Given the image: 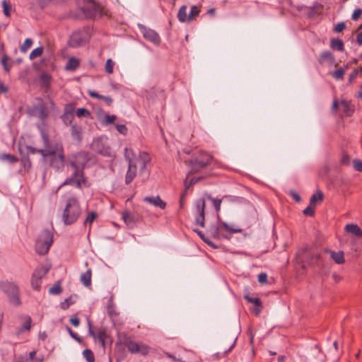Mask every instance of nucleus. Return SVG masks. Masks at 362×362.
<instances>
[{
  "mask_svg": "<svg viewBox=\"0 0 362 362\" xmlns=\"http://www.w3.org/2000/svg\"><path fill=\"white\" fill-rule=\"evenodd\" d=\"M194 231L199 236V238L209 246L211 247L212 248H217L218 247L209 239V238L206 237L204 233L199 230V229H194Z\"/></svg>",
  "mask_w": 362,
  "mask_h": 362,
  "instance_id": "4c0bfd02",
  "label": "nucleus"
},
{
  "mask_svg": "<svg viewBox=\"0 0 362 362\" xmlns=\"http://www.w3.org/2000/svg\"><path fill=\"white\" fill-rule=\"evenodd\" d=\"M76 103L71 102L66 104L64 107L63 114L61 115V119L66 126H71L74 119V112Z\"/></svg>",
  "mask_w": 362,
  "mask_h": 362,
  "instance_id": "4468645a",
  "label": "nucleus"
},
{
  "mask_svg": "<svg viewBox=\"0 0 362 362\" xmlns=\"http://www.w3.org/2000/svg\"><path fill=\"white\" fill-rule=\"evenodd\" d=\"M323 199H324V194L321 190L318 189L310 197V205H313L314 206H315L317 202H321L323 201Z\"/></svg>",
  "mask_w": 362,
  "mask_h": 362,
  "instance_id": "f704fd0d",
  "label": "nucleus"
},
{
  "mask_svg": "<svg viewBox=\"0 0 362 362\" xmlns=\"http://www.w3.org/2000/svg\"><path fill=\"white\" fill-rule=\"evenodd\" d=\"M346 23L344 22H340L335 25L333 30L335 33H341L346 28Z\"/></svg>",
  "mask_w": 362,
  "mask_h": 362,
  "instance_id": "0e129e2a",
  "label": "nucleus"
},
{
  "mask_svg": "<svg viewBox=\"0 0 362 362\" xmlns=\"http://www.w3.org/2000/svg\"><path fill=\"white\" fill-rule=\"evenodd\" d=\"M350 160H351L350 156L348 153L344 152L342 153V156L340 160V164L343 165H348L350 163Z\"/></svg>",
  "mask_w": 362,
  "mask_h": 362,
  "instance_id": "680f3d73",
  "label": "nucleus"
},
{
  "mask_svg": "<svg viewBox=\"0 0 362 362\" xmlns=\"http://www.w3.org/2000/svg\"><path fill=\"white\" fill-rule=\"evenodd\" d=\"M83 355L87 362H95V356L93 352L90 349H85L83 351Z\"/></svg>",
  "mask_w": 362,
  "mask_h": 362,
  "instance_id": "8fccbe9b",
  "label": "nucleus"
},
{
  "mask_svg": "<svg viewBox=\"0 0 362 362\" xmlns=\"http://www.w3.org/2000/svg\"><path fill=\"white\" fill-rule=\"evenodd\" d=\"M0 290L6 294L11 304L14 306H20L21 305L20 290L16 284L8 281H0Z\"/></svg>",
  "mask_w": 362,
  "mask_h": 362,
  "instance_id": "6e6552de",
  "label": "nucleus"
},
{
  "mask_svg": "<svg viewBox=\"0 0 362 362\" xmlns=\"http://www.w3.org/2000/svg\"><path fill=\"white\" fill-rule=\"evenodd\" d=\"M323 8V6L319 3L315 4L312 6L308 13V18H313L315 16L320 15Z\"/></svg>",
  "mask_w": 362,
  "mask_h": 362,
  "instance_id": "2f4dec72",
  "label": "nucleus"
},
{
  "mask_svg": "<svg viewBox=\"0 0 362 362\" xmlns=\"http://www.w3.org/2000/svg\"><path fill=\"white\" fill-rule=\"evenodd\" d=\"M345 230L357 237L362 238V229L356 224H347L345 226Z\"/></svg>",
  "mask_w": 362,
  "mask_h": 362,
  "instance_id": "c756f323",
  "label": "nucleus"
},
{
  "mask_svg": "<svg viewBox=\"0 0 362 362\" xmlns=\"http://www.w3.org/2000/svg\"><path fill=\"white\" fill-rule=\"evenodd\" d=\"M341 104L343 107V112L346 117H351L355 111V106L351 101L342 100Z\"/></svg>",
  "mask_w": 362,
  "mask_h": 362,
  "instance_id": "5701e85b",
  "label": "nucleus"
},
{
  "mask_svg": "<svg viewBox=\"0 0 362 362\" xmlns=\"http://www.w3.org/2000/svg\"><path fill=\"white\" fill-rule=\"evenodd\" d=\"M21 153V162L24 168H30L31 167V161L29 158V155L23 153L20 151Z\"/></svg>",
  "mask_w": 362,
  "mask_h": 362,
  "instance_id": "a19ab883",
  "label": "nucleus"
},
{
  "mask_svg": "<svg viewBox=\"0 0 362 362\" xmlns=\"http://www.w3.org/2000/svg\"><path fill=\"white\" fill-rule=\"evenodd\" d=\"M86 18L90 20L100 19L103 16H108L107 11L101 4H88L81 8Z\"/></svg>",
  "mask_w": 362,
  "mask_h": 362,
  "instance_id": "9d476101",
  "label": "nucleus"
},
{
  "mask_svg": "<svg viewBox=\"0 0 362 362\" xmlns=\"http://www.w3.org/2000/svg\"><path fill=\"white\" fill-rule=\"evenodd\" d=\"M200 13V8L197 6H193L191 8L190 13L188 16V21H190L194 19L197 16H199Z\"/></svg>",
  "mask_w": 362,
  "mask_h": 362,
  "instance_id": "3c124183",
  "label": "nucleus"
},
{
  "mask_svg": "<svg viewBox=\"0 0 362 362\" xmlns=\"http://www.w3.org/2000/svg\"><path fill=\"white\" fill-rule=\"evenodd\" d=\"M76 115L78 117L89 118L91 116L90 112L85 107H81V108L77 109L76 110Z\"/></svg>",
  "mask_w": 362,
  "mask_h": 362,
  "instance_id": "a18cd8bd",
  "label": "nucleus"
},
{
  "mask_svg": "<svg viewBox=\"0 0 362 362\" xmlns=\"http://www.w3.org/2000/svg\"><path fill=\"white\" fill-rule=\"evenodd\" d=\"M244 298L250 303L254 304V308L252 309V313L255 315L258 316L262 310V302L259 298H252L248 294L244 296Z\"/></svg>",
  "mask_w": 362,
  "mask_h": 362,
  "instance_id": "a211bd4d",
  "label": "nucleus"
},
{
  "mask_svg": "<svg viewBox=\"0 0 362 362\" xmlns=\"http://www.w3.org/2000/svg\"><path fill=\"white\" fill-rule=\"evenodd\" d=\"M71 134L77 141H81L83 139V129L81 126L76 124L71 125Z\"/></svg>",
  "mask_w": 362,
  "mask_h": 362,
  "instance_id": "4be33fe9",
  "label": "nucleus"
},
{
  "mask_svg": "<svg viewBox=\"0 0 362 362\" xmlns=\"http://www.w3.org/2000/svg\"><path fill=\"white\" fill-rule=\"evenodd\" d=\"M114 65V62L111 59H108L105 63V71L109 74H112Z\"/></svg>",
  "mask_w": 362,
  "mask_h": 362,
  "instance_id": "052dcab7",
  "label": "nucleus"
},
{
  "mask_svg": "<svg viewBox=\"0 0 362 362\" xmlns=\"http://www.w3.org/2000/svg\"><path fill=\"white\" fill-rule=\"evenodd\" d=\"M30 283H31V286L34 290H35L37 291H40L42 279L35 276L34 275L32 274Z\"/></svg>",
  "mask_w": 362,
  "mask_h": 362,
  "instance_id": "58836bf2",
  "label": "nucleus"
},
{
  "mask_svg": "<svg viewBox=\"0 0 362 362\" xmlns=\"http://www.w3.org/2000/svg\"><path fill=\"white\" fill-rule=\"evenodd\" d=\"M330 47L333 50L343 52L344 50V44L342 40L339 38H332L330 40Z\"/></svg>",
  "mask_w": 362,
  "mask_h": 362,
  "instance_id": "7c9ffc66",
  "label": "nucleus"
},
{
  "mask_svg": "<svg viewBox=\"0 0 362 362\" xmlns=\"http://www.w3.org/2000/svg\"><path fill=\"white\" fill-rule=\"evenodd\" d=\"M91 270L89 269L85 273L81 275V281L86 287L91 285Z\"/></svg>",
  "mask_w": 362,
  "mask_h": 362,
  "instance_id": "e433bc0d",
  "label": "nucleus"
},
{
  "mask_svg": "<svg viewBox=\"0 0 362 362\" xmlns=\"http://www.w3.org/2000/svg\"><path fill=\"white\" fill-rule=\"evenodd\" d=\"M140 30L143 34L144 37L154 44L155 45H160L161 43V40L159 35L154 30L148 28L145 25L139 26Z\"/></svg>",
  "mask_w": 362,
  "mask_h": 362,
  "instance_id": "2eb2a0df",
  "label": "nucleus"
},
{
  "mask_svg": "<svg viewBox=\"0 0 362 362\" xmlns=\"http://www.w3.org/2000/svg\"><path fill=\"white\" fill-rule=\"evenodd\" d=\"M88 30V28H83V30H77L73 32L68 41V45L74 48L80 47L84 42V33Z\"/></svg>",
  "mask_w": 362,
  "mask_h": 362,
  "instance_id": "dca6fc26",
  "label": "nucleus"
},
{
  "mask_svg": "<svg viewBox=\"0 0 362 362\" xmlns=\"http://www.w3.org/2000/svg\"><path fill=\"white\" fill-rule=\"evenodd\" d=\"M137 175V166L135 163L128 164V169L125 175V184L129 185L132 182Z\"/></svg>",
  "mask_w": 362,
  "mask_h": 362,
  "instance_id": "6ab92c4d",
  "label": "nucleus"
},
{
  "mask_svg": "<svg viewBox=\"0 0 362 362\" xmlns=\"http://www.w3.org/2000/svg\"><path fill=\"white\" fill-rule=\"evenodd\" d=\"M134 151L132 148H125L124 149V158L128 161V164L130 163H134L133 158L134 157Z\"/></svg>",
  "mask_w": 362,
  "mask_h": 362,
  "instance_id": "603ef678",
  "label": "nucleus"
},
{
  "mask_svg": "<svg viewBox=\"0 0 362 362\" xmlns=\"http://www.w3.org/2000/svg\"><path fill=\"white\" fill-rule=\"evenodd\" d=\"M32 319L30 316H27L25 320L23 322L22 327L20 329L21 332L29 331L31 327Z\"/></svg>",
  "mask_w": 362,
  "mask_h": 362,
  "instance_id": "864d4df0",
  "label": "nucleus"
},
{
  "mask_svg": "<svg viewBox=\"0 0 362 362\" xmlns=\"http://www.w3.org/2000/svg\"><path fill=\"white\" fill-rule=\"evenodd\" d=\"M33 43V41L32 39H30V38L25 39L23 44L21 45L20 47L21 52L23 53H25L30 48Z\"/></svg>",
  "mask_w": 362,
  "mask_h": 362,
  "instance_id": "09e8293b",
  "label": "nucleus"
},
{
  "mask_svg": "<svg viewBox=\"0 0 362 362\" xmlns=\"http://www.w3.org/2000/svg\"><path fill=\"white\" fill-rule=\"evenodd\" d=\"M243 230L240 228H233L228 226V223L223 221L219 215H217V225H213L209 229L211 237L215 239L219 240L221 238L229 240L230 236L229 234L242 233Z\"/></svg>",
  "mask_w": 362,
  "mask_h": 362,
  "instance_id": "20e7f679",
  "label": "nucleus"
},
{
  "mask_svg": "<svg viewBox=\"0 0 362 362\" xmlns=\"http://www.w3.org/2000/svg\"><path fill=\"white\" fill-rule=\"evenodd\" d=\"M44 48L42 46L38 47L34 49L30 54L29 58L30 60L35 59L36 57H40L43 53Z\"/></svg>",
  "mask_w": 362,
  "mask_h": 362,
  "instance_id": "de8ad7c7",
  "label": "nucleus"
},
{
  "mask_svg": "<svg viewBox=\"0 0 362 362\" xmlns=\"http://www.w3.org/2000/svg\"><path fill=\"white\" fill-rule=\"evenodd\" d=\"M303 213L305 216L313 217L315 214V206L310 204L309 206L303 211Z\"/></svg>",
  "mask_w": 362,
  "mask_h": 362,
  "instance_id": "4d7b16f0",
  "label": "nucleus"
},
{
  "mask_svg": "<svg viewBox=\"0 0 362 362\" xmlns=\"http://www.w3.org/2000/svg\"><path fill=\"white\" fill-rule=\"evenodd\" d=\"M90 149L103 156L111 155L110 148L107 144V138L103 136L93 139L90 144Z\"/></svg>",
  "mask_w": 362,
  "mask_h": 362,
  "instance_id": "9b49d317",
  "label": "nucleus"
},
{
  "mask_svg": "<svg viewBox=\"0 0 362 362\" xmlns=\"http://www.w3.org/2000/svg\"><path fill=\"white\" fill-rule=\"evenodd\" d=\"M3 12L6 17L9 18L12 11L11 4L6 0L2 1Z\"/></svg>",
  "mask_w": 362,
  "mask_h": 362,
  "instance_id": "79ce46f5",
  "label": "nucleus"
},
{
  "mask_svg": "<svg viewBox=\"0 0 362 362\" xmlns=\"http://www.w3.org/2000/svg\"><path fill=\"white\" fill-rule=\"evenodd\" d=\"M49 269L50 267L40 264L35 269L32 274L42 279L47 274Z\"/></svg>",
  "mask_w": 362,
  "mask_h": 362,
  "instance_id": "b1692460",
  "label": "nucleus"
},
{
  "mask_svg": "<svg viewBox=\"0 0 362 362\" xmlns=\"http://www.w3.org/2000/svg\"><path fill=\"white\" fill-rule=\"evenodd\" d=\"M360 71L359 67L354 69L353 71L350 74L349 77V83H352L354 80L357 77L358 73Z\"/></svg>",
  "mask_w": 362,
  "mask_h": 362,
  "instance_id": "338daca9",
  "label": "nucleus"
},
{
  "mask_svg": "<svg viewBox=\"0 0 362 362\" xmlns=\"http://www.w3.org/2000/svg\"><path fill=\"white\" fill-rule=\"evenodd\" d=\"M354 168L356 171L362 172V160L354 159L353 160Z\"/></svg>",
  "mask_w": 362,
  "mask_h": 362,
  "instance_id": "69168bd1",
  "label": "nucleus"
},
{
  "mask_svg": "<svg viewBox=\"0 0 362 362\" xmlns=\"http://www.w3.org/2000/svg\"><path fill=\"white\" fill-rule=\"evenodd\" d=\"M75 303V300H73L72 296H70L69 297L66 298L63 302L60 303V308L66 310H67L70 305Z\"/></svg>",
  "mask_w": 362,
  "mask_h": 362,
  "instance_id": "49530a36",
  "label": "nucleus"
},
{
  "mask_svg": "<svg viewBox=\"0 0 362 362\" xmlns=\"http://www.w3.org/2000/svg\"><path fill=\"white\" fill-rule=\"evenodd\" d=\"M80 66V61L77 58L72 57L69 58L66 64L65 69L69 71H75Z\"/></svg>",
  "mask_w": 362,
  "mask_h": 362,
  "instance_id": "473e14b6",
  "label": "nucleus"
},
{
  "mask_svg": "<svg viewBox=\"0 0 362 362\" xmlns=\"http://www.w3.org/2000/svg\"><path fill=\"white\" fill-rule=\"evenodd\" d=\"M345 74L344 68L340 67L332 73V76L336 79H343Z\"/></svg>",
  "mask_w": 362,
  "mask_h": 362,
  "instance_id": "6e6d98bb",
  "label": "nucleus"
},
{
  "mask_svg": "<svg viewBox=\"0 0 362 362\" xmlns=\"http://www.w3.org/2000/svg\"><path fill=\"white\" fill-rule=\"evenodd\" d=\"M62 292L61 286V281H57L52 287L49 289V293L51 294L59 295Z\"/></svg>",
  "mask_w": 362,
  "mask_h": 362,
  "instance_id": "c03bdc74",
  "label": "nucleus"
},
{
  "mask_svg": "<svg viewBox=\"0 0 362 362\" xmlns=\"http://www.w3.org/2000/svg\"><path fill=\"white\" fill-rule=\"evenodd\" d=\"M66 330L67 332H69V335L74 339H75L76 341L79 342V343H81L82 341V339L81 337H80L76 333H75L74 332H73V330L69 327H66Z\"/></svg>",
  "mask_w": 362,
  "mask_h": 362,
  "instance_id": "e2e57ef3",
  "label": "nucleus"
},
{
  "mask_svg": "<svg viewBox=\"0 0 362 362\" xmlns=\"http://www.w3.org/2000/svg\"><path fill=\"white\" fill-rule=\"evenodd\" d=\"M197 215L195 223L202 228L205 227V208L206 201L204 198L198 199L195 202Z\"/></svg>",
  "mask_w": 362,
  "mask_h": 362,
  "instance_id": "ddd939ff",
  "label": "nucleus"
},
{
  "mask_svg": "<svg viewBox=\"0 0 362 362\" xmlns=\"http://www.w3.org/2000/svg\"><path fill=\"white\" fill-rule=\"evenodd\" d=\"M122 218L127 226L129 228H133L136 225V220L129 211H124L122 214Z\"/></svg>",
  "mask_w": 362,
  "mask_h": 362,
  "instance_id": "c85d7f7f",
  "label": "nucleus"
},
{
  "mask_svg": "<svg viewBox=\"0 0 362 362\" xmlns=\"http://www.w3.org/2000/svg\"><path fill=\"white\" fill-rule=\"evenodd\" d=\"M139 160L141 162L140 170L141 172H144L146 170L147 165L151 163V158L147 152L142 151L139 153Z\"/></svg>",
  "mask_w": 362,
  "mask_h": 362,
  "instance_id": "393cba45",
  "label": "nucleus"
},
{
  "mask_svg": "<svg viewBox=\"0 0 362 362\" xmlns=\"http://www.w3.org/2000/svg\"><path fill=\"white\" fill-rule=\"evenodd\" d=\"M88 333L89 334L95 339L98 340L101 344V346L105 348V342L107 339L110 337L107 333V329L105 327H100L96 331L94 329V327L92 325V322L88 320Z\"/></svg>",
  "mask_w": 362,
  "mask_h": 362,
  "instance_id": "f8f14e48",
  "label": "nucleus"
},
{
  "mask_svg": "<svg viewBox=\"0 0 362 362\" xmlns=\"http://www.w3.org/2000/svg\"><path fill=\"white\" fill-rule=\"evenodd\" d=\"M189 173L187 174V177L184 180V187H186V188H189L191 186L195 185L199 181L203 180L204 177L199 176V177H193L191 179L189 180Z\"/></svg>",
  "mask_w": 362,
  "mask_h": 362,
  "instance_id": "c9c22d12",
  "label": "nucleus"
},
{
  "mask_svg": "<svg viewBox=\"0 0 362 362\" xmlns=\"http://www.w3.org/2000/svg\"><path fill=\"white\" fill-rule=\"evenodd\" d=\"M8 60L9 58L6 54H4L1 58V64L6 72H9L11 68V65L8 64Z\"/></svg>",
  "mask_w": 362,
  "mask_h": 362,
  "instance_id": "bf43d9fd",
  "label": "nucleus"
},
{
  "mask_svg": "<svg viewBox=\"0 0 362 362\" xmlns=\"http://www.w3.org/2000/svg\"><path fill=\"white\" fill-rule=\"evenodd\" d=\"M223 202L228 204H242L244 202L245 199L240 197L224 195L223 197Z\"/></svg>",
  "mask_w": 362,
  "mask_h": 362,
  "instance_id": "72a5a7b5",
  "label": "nucleus"
},
{
  "mask_svg": "<svg viewBox=\"0 0 362 362\" xmlns=\"http://www.w3.org/2000/svg\"><path fill=\"white\" fill-rule=\"evenodd\" d=\"M54 240V235L49 229L43 230L35 242V251L40 255L48 253Z\"/></svg>",
  "mask_w": 362,
  "mask_h": 362,
  "instance_id": "0eeeda50",
  "label": "nucleus"
},
{
  "mask_svg": "<svg viewBox=\"0 0 362 362\" xmlns=\"http://www.w3.org/2000/svg\"><path fill=\"white\" fill-rule=\"evenodd\" d=\"M124 345L132 354L140 353L143 356H146L149 353V346L146 344L139 345L137 342L133 341L132 337L127 334L122 333L119 336L118 341L116 343V347L120 350V346Z\"/></svg>",
  "mask_w": 362,
  "mask_h": 362,
  "instance_id": "39448f33",
  "label": "nucleus"
},
{
  "mask_svg": "<svg viewBox=\"0 0 362 362\" xmlns=\"http://www.w3.org/2000/svg\"><path fill=\"white\" fill-rule=\"evenodd\" d=\"M98 218V214L95 211H88L86 217L83 221V226L86 227L88 225L89 226V231L91 229L92 223L95 220H96Z\"/></svg>",
  "mask_w": 362,
  "mask_h": 362,
  "instance_id": "cd10ccee",
  "label": "nucleus"
},
{
  "mask_svg": "<svg viewBox=\"0 0 362 362\" xmlns=\"http://www.w3.org/2000/svg\"><path fill=\"white\" fill-rule=\"evenodd\" d=\"M72 174L67 177L62 184L64 185H71L76 187L77 189L89 188L91 183L88 178L86 176L84 170L79 169H73Z\"/></svg>",
  "mask_w": 362,
  "mask_h": 362,
  "instance_id": "423d86ee",
  "label": "nucleus"
},
{
  "mask_svg": "<svg viewBox=\"0 0 362 362\" xmlns=\"http://www.w3.org/2000/svg\"><path fill=\"white\" fill-rule=\"evenodd\" d=\"M213 161V156L204 151H200L194 154L185 163L190 168L189 175L201 172L204 168L211 165Z\"/></svg>",
  "mask_w": 362,
  "mask_h": 362,
  "instance_id": "7ed1b4c3",
  "label": "nucleus"
},
{
  "mask_svg": "<svg viewBox=\"0 0 362 362\" xmlns=\"http://www.w3.org/2000/svg\"><path fill=\"white\" fill-rule=\"evenodd\" d=\"M362 14V9L361 8H356L352 13L351 18L354 21H357Z\"/></svg>",
  "mask_w": 362,
  "mask_h": 362,
  "instance_id": "774afa93",
  "label": "nucleus"
},
{
  "mask_svg": "<svg viewBox=\"0 0 362 362\" xmlns=\"http://www.w3.org/2000/svg\"><path fill=\"white\" fill-rule=\"evenodd\" d=\"M40 86L46 90L50 88L52 76L48 73L43 72L40 76Z\"/></svg>",
  "mask_w": 362,
  "mask_h": 362,
  "instance_id": "a878e982",
  "label": "nucleus"
},
{
  "mask_svg": "<svg viewBox=\"0 0 362 362\" xmlns=\"http://www.w3.org/2000/svg\"><path fill=\"white\" fill-rule=\"evenodd\" d=\"M207 198H208V199L211 201V202L213 203V205L216 209V213L218 214V212L221 210V202H223V197L221 199L213 198L211 195H208Z\"/></svg>",
  "mask_w": 362,
  "mask_h": 362,
  "instance_id": "37998d69",
  "label": "nucleus"
},
{
  "mask_svg": "<svg viewBox=\"0 0 362 362\" xmlns=\"http://www.w3.org/2000/svg\"><path fill=\"white\" fill-rule=\"evenodd\" d=\"M25 148L27 151L26 154H28V155L35 154V153H40L42 156V154L44 153V148H34L31 146H26Z\"/></svg>",
  "mask_w": 362,
  "mask_h": 362,
  "instance_id": "5fc2aeb1",
  "label": "nucleus"
},
{
  "mask_svg": "<svg viewBox=\"0 0 362 362\" xmlns=\"http://www.w3.org/2000/svg\"><path fill=\"white\" fill-rule=\"evenodd\" d=\"M334 60V56L331 52L325 51L320 55L318 62L320 64L322 65L326 62L333 63Z\"/></svg>",
  "mask_w": 362,
  "mask_h": 362,
  "instance_id": "bb28decb",
  "label": "nucleus"
},
{
  "mask_svg": "<svg viewBox=\"0 0 362 362\" xmlns=\"http://www.w3.org/2000/svg\"><path fill=\"white\" fill-rule=\"evenodd\" d=\"M324 252L326 254H329L332 259L334 261L335 263L341 264L345 262L344 254L343 251H339L337 252L334 251H332L327 248L324 250Z\"/></svg>",
  "mask_w": 362,
  "mask_h": 362,
  "instance_id": "aec40b11",
  "label": "nucleus"
},
{
  "mask_svg": "<svg viewBox=\"0 0 362 362\" xmlns=\"http://www.w3.org/2000/svg\"><path fill=\"white\" fill-rule=\"evenodd\" d=\"M177 18L180 22H185L186 21H188V16L187 15V6L183 5L180 8L177 13Z\"/></svg>",
  "mask_w": 362,
  "mask_h": 362,
  "instance_id": "ea45409f",
  "label": "nucleus"
},
{
  "mask_svg": "<svg viewBox=\"0 0 362 362\" xmlns=\"http://www.w3.org/2000/svg\"><path fill=\"white\" fill-rule=\"evenodd\" d=\"M32 114L33 115H37V117L42 120H45L49 116V110L47 105L42 101L32 107Z\"/></svg>",
  "mask_w": 362,
  "mask_h": 362,
  "instance_id": "f3484780",
  "label": "nucleus"
},
{
  "mask_svg": "<svg viewBox=\"0 0 362 362\" xmlns=\"http://www.w3.org/2000/svg\"><path fill=\"white\" fill-rule=\"evenodd\" d=\"M90 160V153L86 151H81L71 155L66 160V165L71 169L84 170Z\"/></svg>",
  "mask_w": 362,
  "mask_h": 362,
  "instance_id": "1a4fd4ad",
  "label": "nucleus"
},
{
  "mask_svg": "<svg viewBox=\"0 0 362 362\" xmlns=\"http://www.w3.org/2000/svg\"><path fill=\"white\" fill-rule=\"evenodd\" d=\"M81 214L79 201L76 197L67 199L62 214V221L65 225H71L77 221Z\"/></svg>",
  "mask_w": 362,
  "mask_h": 362,
  "instance_id": "f03ea898",
  "label": "nucleus"
},
{
  "mask_svg": "<svg viewBox=\"0 0 362 362\" xmlns=\"http://www.w3.org/2000/svg\"><path fill=\"white\" fill-rule=\"evenodd\" d=\"M40 135L44 147L42 162L57 172L62 171L66 160L62 144L52 141L48 132L45 129L40 131Z\"/></svg>",
  "mask_w": 362,
  "mask_h": 362,
  "instance_id": "f257e3e1",
  "label": "nucleus"
},
{
  "mask_svg": "<svg viewBox=\"0 0 362 362\" xmlns=\"http://www.w3.org/2000/svg\"><path fill=\"white\" fill-rule=\"evenodd\" d=\"M144 201L151 204L155 206L159 207L161 209H164L166 207V203L162 200L159 196L146 197L144 198Z\"/></svg>",
  "mask_w": 362,
  "mask_h": 362,
  "instance_id": "412c9836",
  "label": "nucleus"
},
{
  "mask_svg": "<svg viewBox=\"0 0 362 362\" xmlns=\"http://www.w3.org/2000/svg\"><path fill=\"white\" fill-rule=\"evenodd\" d=\"M1 158L3 160H8L11 163H15L18 161V158L11 154H6V153L2 154L1 156Z\"/></svg>",
  "mask_w": 362,
  "mask_h": 362,
  "instance_id": "13d9d810",
  "label": "nucleus"
}]
</instances>
